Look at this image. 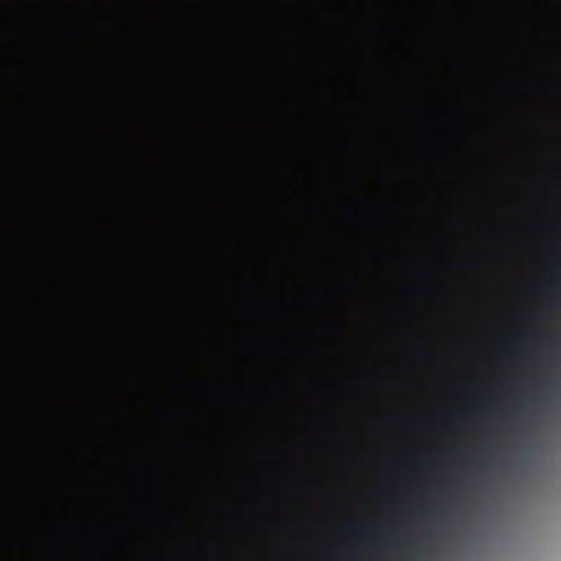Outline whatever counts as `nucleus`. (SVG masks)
<instances>
[{"mask_svg": "<svg viewBox=\"0 0 561 561\" xmlns=\"http://www.w3.org/2000/svg\"><path fill=\"white\" fill-rule=\"evenodd\" d=\"M476 462H479L481 459L480 458H474L473 459Z\"/></svg>", "mask_w": 561, "mask_h": 561, "instance_id": "f03ea898", "label": "nucleus"}, {"mask_svg": "<svg viewBox=\"0 0 561 561\" xmlns=\"http://www.w3.org/2000/svg\"><path fill=\"white\" fill-rule=\"evenodd\" d=\"M522 403H523L524 407L530 408L533 402H531V400H525Z\"/></svg>", "mask_w": 561, "mask_h": 561, "instance_id": "f257e3e1", "label": "nucleus"}]
</instances>
